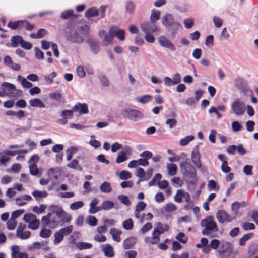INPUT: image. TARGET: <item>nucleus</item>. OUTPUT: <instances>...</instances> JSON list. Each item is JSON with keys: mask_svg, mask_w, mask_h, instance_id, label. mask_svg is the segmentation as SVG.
Returning a JSON list of instances; mask_svg holds the SVG:
<instances>
[{"mask_svg": "<svg viewBox=\"0 0 258 258\" xmlns=\"http://www.w3.org/2000/svg\"><path fill=\"white\" fill-rule=\"evenodd\" d=\"M67 166L70 168L79 171H81L82 170V167L79 164L78 161L76 159H73L70 163L67 165Z\"/></svg>", "mask_w": 258, "mask_h": 258, "instance_id": "obj_29", "label": "nucleus"}, {"mask_svg": "<svg viewBox=\"0 0 258 258\" xmlns=\"http://www.w3.org/2000/svg\"><path fill=\"white\" fill-rule=\"evenodd\" d=\"M175 238L183 244L185 243L187 241V238L186 237L184 233L182 232L179 233L176 236Z\"/></svg>", "mask_w": 258, "mask_h": 258, "instance_id": "obj_62", "label": "nucleus"}, {"mask_svg": "<svg viewBox=\"0 0 258 258\" xmlns=\"http://www.w3.org/2000/svg\"><path fill=\"white\" fill-rule=\"evenodd\" d=\"M99 14V10L95 7H92L88 9L85 13V17L89 19L91 17L98 16Z\"/></svg>", "mask_w": 258, "mask_h": 258, "instance_id": "obj_20", "label": "nucleus"}, {"mask_svg": "<svg viewBox=\"0 0 258 258\" xmlns=\"http://www.w3.org/2000/svg\"><path fill=\"white\" fill-rule=\"evenodd\" d=\"M72 230L73 226L72 225H69L64 228H61L58 231L64 236V235H69L72 232Z\"/></svg>", "mask_w": 258, "mask_h": 258, "instance_id": "obj_51", "label": "nucleus"}, {"mask_svg": "<svg viewBox=\"0 0 258 258\" xmlns=\"http://www.w3.org/2000/svg\"><path fill=\"white\" fill-rule=\"evenodd\" d=\"M231 126L233 131L235 132L240 131L242 127V125L237 121H233L232 123Z\"/></svg>", "mask_w": 258, "mask_h": 258, "instance_id": "obj_64", "label": "nucleus"}, {"mask_svg": "<svg viewBox=\"0 0 258 258\" xmlns=\"http://www.w3.org/2000/svg\"><path fill=\"white\" fill-rule=\"evenodd\" d=\"M213 36L212 35H209L207 36L205 40V45L209 47H211L213 45Z\"/></svg>", "mask_w": 258, "mask_h": 258, "instance_id": "obj_63", "label": "nucleus"}, {"mask_svg": "<svg viewBox=\"0 0 258 258\" xmlns=\"http://www.w3.org/2000/svg\"><path fill=\"white\" fill-rule=\"evenodd\" d=\"M99 189L102 193L105 194L110 193L112 190L111 183L107 181H105L102 183L100 185Z\"/></svg>", "mask_w": 258, "mask_h": 258, "instance_id": "obj_21", "label": "nucleus"}, {"mask_svg": "<svg viewBox=\"0 0 258 258\" xmlns=\"http://www.w3.org/2000/svg\"><path fill=\"white\" fill-rule=\"evenodd\" d=\"M183 23L185 28L190 29L194 25V20L192 18L185 19L183 21Z\"/></svg>", "mask_w": 258, "mask_h": 258, "instance_id": "obj_58", "label": "nucleus"}, {"mask_svg": "<svg viewBox=\"0 0 258 258\" xmlns=\"http://www.w3.org/2000/svg\"><path fill=\"white\" fill-rule=\"evenodd\" d=\"M195 138L193 135H189L185 138L181 139L180 141V145L184 146L187 145L190 141H192Z\"/></svg>", "mask_w": 258, "mask_h": 258, "instance_id": "obj_41", "label": "nucleus"}, {"mask_svg": "<svg viewBox=\"0 0 258 258\" xmlns=\"http://www.w3.org/2000/svg\"><path fill=\"white\" fill-rule=\"evenodd\" d=\"M160 12L158 10H153L151 12L150 21L156 22L160 18Z\"/></svg>", "mask_w": 258, "mask_h": 258, "instance_id": "obj_38", "label": "nucleus"}, {"mask_svg": "<svg viewBox=\"0 0 258 258\" xmlns=\"http://www.w3.org/2000/svg\"><path fill=\"white\" fill-rule=\"evenodd\" d=\"M183 190H178L176 194L174 196V201L177 203H181L183 198L182 195L183 193Z\"/></svg>", "mask_w": 258, "mask_h": 258, "instance_id": "obj_59", "label": "nucleus"}, {"mask_svg": "<svg viewBox=\"0 0 258 258\" xmlns=\"http://www.w3.org/2000/svg\"><path fill=\"white\" fill-rule=\"evenodd\" d=\"M120 114L123 118L134 122L138 121L144 118V114L142 112L132 108L122 109Z\"/></svg>", "mask_w": 258, "mask_h": 258, "instance_id": "obj_4", "label": "nucleus"}, {"mask_svg": "<svg viewBox=\"0 0 258 258\" xmlns=\"http://www.w3.org/2000/svg\"><path fill=\"white\" fill-rule=\"evenodd\" d=\"M11 257L12 258H17V256L20 253L19 252V246L18 245H13L11 247Z\"/></svg>", "mask_w": 258, "mask_h": 258, "instance_id": "obj_55", "label": "nucleus"}, {"mask_svg": "<svg viewBox=\"0 0 258 258\" xmlns=\"http://www.w3.org/2000/svg\"><path fill=\"white\" fill-rule=\"evenodd\" d=\"M31 235V232L29 231H23L19 234H16V236L21 239H27Z\"/></svg>", "mask_w": 258, "mask_h": 258, "instance_id": "obj_53", "label": "nucleus"}, {"mask_svg": "<svg viewBox=\"0 0 258 258\" xmlns=\"http://www.w3.org/2000/svg\"><path fill=\"white\" fill-rule=\"evenodd\" d=\"M102 250L104 255L108 257H112L114 255V249L112 246L109 244H105L101 245Z\"/></svg>", "mask_w": 258, "mask_h": 258, "instance_id": "obj_16", "label": "nucleus"}, {"mask_svg": "<svg viewBox=\"0 0 258 258\" xmlns=\"http://www.w3.org/2000/svg\"><path fill=\"white\" fill-rule=\"evenodd\" d=\"M17 221L11 217L8 220L7 222V227L9 230H12L15 229L17 226Z\"/></svg>", "mask_w": 258, "mask_h": 258, "instance_id": "obj_40", "label": "nucleus"}, {"mask_svg": "<svg viewBox=\"0 0 258 258\" xmlns=\"http://www.w3.org/2000/svg\"><path fill=\"white\" fill-rule=\"evenodd\" d=\"M158 41L159 44L162 47L168 49L171 51H173L176 50V47L173 44V43L171 42V41L170 39H168L166 37L164 36H162L159 37Z\"/></svg>", "mask_w": 258, "mask_h": 258, "instance_id": "obj_10", "label": "nucleus"}, {"mask_svg": "<svg viewBox=\"0 0 258 258\" xmlns=\"http://www.w3.org/2000/svg\"><path fill=\"white\" fill-rule=\"evenodd\" d=\"M51 234V231L50 230L44 228L41 230L40 236L43 238H46L49 237Z\"/></svg>", "mask_w": 258, "mask_h": 258, "instance_id": "obj_56", "label": "nucleus"}, {"mask_svg": "<svg viewBox=\"0 0 258 258\" xmlns=\"http://www.w3.org/2000/svg\"><path fill=\"white\" fill-rule=\"evenodd\" d=\"M29 103L30 105L33 107L44 108L45 107V104L42 101L38 98L31 99L29 100Z\"/></svg>", "mask_w": 258, "mask_h": 258, "instance_id": "obj_24", "label": "nucleus"}, {"mask_svg": "<svg viewBox=\"0 0 258 258\" xmlns=\"http://www.w3.org/2000/svg\"><path fill=\"white\" fill-rule=\"evenodd\" d=\"M49 98L53 100L59 101L61 98V94L59 91H56L49 93Z\"/></svg>", "mask_w": 258, "mask_h": 258, "instance_id": "obj_44", "label": "nucleus"}, {"mask_svg": "<svg viewBox=\"0 0 258 258\" xmlns=\"http://www.w3.org/2000/svg\"><path fill=\"white\" fill-rule=\"evenodd\" d=\"M2 86L6 88L8 92V96L9 97L21 96L22 94V91L21 90L17 89L15 86L10 83L4 82L2 83Z\"/></svg>", "mask_w": 258, "mask_h": 258, "instance_id": "obj_7", "label": "nucleus"}, {"mask_svg": "<svg viewBox=\"0 0 258 258\" xmlns=\"http://www.w3.org/2000/svg\"><path fill=\"white\" fill-rule=\"evenodd\" d=\"M231 250V244L229 242H223L220 248L218 250V253L220 255L225 253L229 252Z\"/></svg>", "mask_w": 258, "mask_h": 258, "instance_id": "obj_17", "label": "nucleus"}, {"mask_svg": "<svg viewBox=\"0 0 258 258\" xmlns=\"http://www.w3.org/2000/svg\"><path fill=\"white\" fill-rule=\"evenodd\" d=\"M141 28L145 33H154L157 31L158 28L156 22L150 21L142 23Z\"/></svg>", "mask_w": 258, "mask_h": 258, "instance_id": "obj_8", "label": "nucleus"}, {"mask_svg": "<svg viewBox=\"0 0 258 258\" xmlns=\"http://www.w3.org/2000/svg\"><path fill=\"white\" fill-rule=\"evenodd\" d=\"M49 210L52 213H55L58 218L62 217L64 212L62 207L58 205H51L49 207Z\"/></svg>", "mask_w": 258, "mask_h": 258, "instance_id": "obj_19", "label": "nucleus"}, {"mask_svg": "<svg viewBox=\"0 0 258 258\" xmlns=\"http://www.w3.org/2000/svg\"><path fill=\"white\" fill-rule=\"evenodd\" d=\"M89 28L87 25L76 28L73 26H67L64 31V36L67 41L71 43L81 44L84 41V36L89 31Z\"/></svg>", "mask_w": 258, "mask_h": 258, "instance_id": "obj_1", "label": "nucleus"}, {"mask_svg": "<svg viewBox=\"0 0 258 258\" xmlns=\"http://www.w3.org/2000/svg\"><path fill=\"white\" fill-rule=\"evenodd\" d=\"M168 174L170 176H174L177 173V167L174 163L169 164L167 166Z\"/></svg>", "mask_w": 258, "mask_h": 258, "instance_id": "obj_31", "label": "nucleus"}, {"mask_svg": "<svg viewBox=\"0 0 258 258\" xmlns=\"http://www.w3.org/2000/svg\"><path fill=\"white\" fill-rule=\"evenodd\" d=\"M126 13L132 14L135 10V4L132 1H127L125 4Z\"/></svg>", "mask_w": 258, "mask_h": 258, "instance_id": "obj_26", "label": "nucleus"}, {"mask_svg": "<svg viewBox=\"0 0 258 258\" xmlns=\"http://www.w3.org/2000/svg\"><path fill=\"white\" fill-rule=\"evenodd\" d=\"M180 168L184 176L191 179L189 183L195 186L197 182V178L195 167L189 162L182 161L180 163Z\"/></svg>", "mask_w": 258, "mask_h": 258, "instance_id": "obj_2", "label": "nucleus"}, {"mask_svg": "<svg viewBox=\"0 0 258 258\" xmlns=\"http://www.w3.org/2000/svg\"><path fill=\"white\" fill-rule=\"evenodd\" d=\"M73 10H68L62 12L61 14V18L63 19H67L70 18L73 14Z\"/></svg>", "mask_w": 258, "mask_h": 258, "instance_id": "obj_61", "label": "nucleus"}, {"mask_svg": "<svg viewBox=\"0 0 258 258\" xmlns=\"http://www.w3.org/2000/svg\"><path fill=\"white\" fill-rule=\"evenodd\" d=\"M160 234L157 229L154 228V230L152 232V240L151 241V243L153 244L158 243L160 240L159 236Z\"/></svg>", "mask_w": 258, "mask_h": 258, "instance_id": "obj_36", "label": "nucleus"}, {"mask_svg": "<svg viewBox=\"0 0 258 258\" xmlns=\"http://www.w3.org/2000/svg\"><path fill=\"white\" fill-rule=\"evenodd\" d=\"M137 242V239L134 237H130L125 239L123 243V247L125 249L131 248Z\"/></svg>", "mask_w": 258, "mask_h": 258, "instance_id": "obj_18", "label": "nucleus"}, {"mask_svg": "<svg viewBox=\"0 0 258 258\" xmlns=\"http://www.w3.org/2000/svg\"><path fill=\"white\" fill-rule=\"evenodd\" d=\"M253 236V233L245 234L239 239V245L240 246H244L245 244L246 241L250 239Z\"/></svg>", "mask_w": 258, "mask_h": 258, "instance_id": "obj_45", "label": "nucleus"}, {"mask_svg": "<svg viewBox=\"0 0 258 258\" xmlns=\"http://www.w3.org/2000/svg\"><path fill=\"white\" fill-rule=\"evenodd\" d=\"M176 22L175 21L174 17L171 14H167L164 15L162 20V23L166 28Z\"/></svg>", "mask_w": 258, "mask_h": 258, "instance_id": "obj_13", "label": "nucleus"}, {"mask_svg": "<svg viewBox=\"0 0 258 258\" xmlns=\"http://www.w3.org/2000/svg\"><path fill=\"white\" fill-rule=\"evenodd\" d=\"M119 177L121 180H126L132 177V174L130 172L123 170L120 172Z\"/></svg>", "mask_w": 258, "mask_h": 258, "instance_id": "obj_52", "label": "nucleus"}, {"mask_svg": "<svg viewBox=\"0 0 258 258\" xmlns=\"http://www.w3.org/2000/svg\"><path fill=\"white\" fill-rule=\"evenodd\" d=\"M201 155L198 150V146H196L191 153V160L198 169L202 168V164L200 161Z\"/></svg>", "mask_w": 258, "mask_h": 258, "instance_id": "obj_12", "label": "nucleus"}, {"mask_svg": "<svg viewBox=\"0 0 258 258\" xmlns=\"http://www.w3.org/2000/svg\"><path fill=\"white\" fill-rule=\"evenodd\" d=\"M32 199V197L29 195H24L23 196H22L20 197H18L16 198V203L18 206H22L26 205L27 203L26 202H22V203H19V201H30Z\"/></svg>", "mask_w": 258, "mask_h": 258, "instance_id": "obj_32", "label": "nucleus"}, {"mask_svg": "<svg viewBox=\"0 0 258 258\" xmlns=\"http://www.w3.org/2000/svg\"><path fill=\"white\" fill-rule=\"evenodd\" d=\"M73 108L72 110H65L61 112L60 116L62 118L59 119L57 120V123L60 125H65L68 123V119L72 118L73 116Z\"/></svg>", "mask_w": 258, "mask_h": 258, "instance_id": "obj_11", "label": "nucleus"}, {"mask_svg": "<svg viewBox=\"0 0 258 258\" xmlns=\"http://www.w3.org/2000/svg\"><path fill=\"white\" fill-rule=\"evenodd\" d=\"M98 77L101 82V84L104 87H108L110 85V82L106 75L103 73H100L98 74Z\"/></svg>", "mask_w": 258, "mask_h": 258, "instance_id": "obj_30", "label": "nucleus"}, {"mask_svg": "<svg viewBox=\"0 0 258 258\" xmlns=\"http://www.w3.org/2000/svg\"><path fill=\"white\" fill-rule=\"evenodd\" d=\"M32 194L37 201H39L41 198H45L48 196V193L45 190L39 191L36 190L33 191Z\"/></svg>", "mask_w": 258, "mask_h": 258, "instance_id": "obj_25", "label": "nucleus"}, {"mask_svg": "<svg viewBox=\"0 0 258 258\" xmlns=\"http://www.w3.org/2000/svg\"><path fill=\"white\" fill-rule=\"evenodd\" d=\"M86 223L91 226H95L97 225V219L93 216H88L86 219Z\"/></svg>", "mask_w": 258, "mask_h": 258, "instance_id": "obj_48", "label": "nucleus"}, {"mask_svg": "<svg viewBox=\"0 0 258 258\" xmlns=\"http://www.w3.org/2000/svg\"><path fill=\"white\" fill-rule=\"evenodd\" d=\"M114 205V203L111 201H104L102 202V205L100 206L101 210H108L113 208Z\"/></svg>", "mask_w": 258, "mask_h": 258, "instance_id": "obj_33", "label": "nucleus"}, {"mask_svg": "<svg viewBox=\"0 0 258 258\" xmlns=\"http://www.w3.org/2000/svg\"><path fill=\"white\" fill-rule=\"evenodd\" d=\"M90 49L94 54H97L100 51V46L99 42L96 40L88 41Z\"/></svg>", "mask_w": 258, "mask_h": 258, "instance_id": "obj_22", "label": "nucleus"}, {"mask_svg": "<svg viewBox=\"0 0 258 258\" xmlns=\"http://www.w3.org/2000/svg\"><path fill=\"white\" fill-rule=\"evenodd\" d=\"M76 246L78 249L80 250L83 249H90L92 247V244L84 242H79Z\"/></svg>", "mask_w": 258, "mask_h": 258, "instance_id": "obj_37", "label": "nucleus"}, {"mask_svg": "<svg viewBox=\"0 0 258 258\" xmlns=\"http://www.w3.org/2000/svg\"><path fill=\"white\" fill-rule=\"evenodd\" d=\"M46 207V205L41 204L39 207L37 206L33 207L32 211L37 214H41L44 212Z\"/></svg>", "mask_w": 258, "mask_h": 258, "instance_id": "obj_46", "label": "nucleus"}, {"mask_svg": "<svg viewBox=\"0 0 258 258\" xmlns=\"http://www.w3.org/2000/svg\"><path fill=\"white\" fill-rule=\"evenodd\" d=\"M181 81V75L179 73L173 75L172 78L165 77L164 78V84L166 86L170 87L172 85L178 84Z\"/></svg>", "mask_w": 258, "mask_h": 258, "instance_id": "obj_9", "label": "nucleus"}, {"mask_svg": "<svg viewBox=\"0 0 258 258\" xmlns=\"http://www.w3.org/2000/svg\"><path fill=\"white\" fill-rule=\"evenodd\" d=\"M110 233L112 235V239L114 241L117 242L120 241L121 231L116 228H111L110 230Z\"/></svg>", "mask_w": 258, "mask_h": 258, "instance_id": "obj_23", "label": "nucleus"}, {"mask_svg": "<svg viewBox=\"0 0 258 258\" xmlns=\"http://www.w3.org/2000/svg\"><path fill=\"white\" fill-rule=\"evenodd\" d=\"M120 152L128 157L132 154L133 149L130 146H125Z\"/></svg>", "mask_w": 258, "mask_h": 258, "instance_id": "obj_57", "label": "nucleus"}, {"mask_svg": "<svg viewBox=\"0 0 258 258\" xmlns=\"http://www.w3.org/2000/svg\"><path fill=\"white\" fill-rule=\"evenodd\" d=\"M162 178L161 174L159 173L156 174L152 180L148 183V185L149 186H152L155 185L157 183L160 182V180Z\"/></svg>", "mask_w": 258, "mask_h": 258, "instance_id": "obj_42", "label": "nucleus"}, {"mask_svg": "<svg viewBox=\"0 0 258 258\" xmlns=\"http://www.w3.org/2000/svg\"><path fill=\"white\" fill-rule=\"evenodd\" d=\"M51 216V214L50 213H48L46 215L42 217L41 222L44 226H48L50 224V218Z\"/></svg>", "mask_w": 258, "mask_h": 258, "instance_id": "obj_39", "label": "nucleus"}, {"mask_svg": "<svg viewBox=\"0 0 258 258\" xmlns=\"http://www.w3.org/2000/svg\"><path fill=\"white\" fill-rule=\"evenodd\" d=\"M128 159V157L121 153L120 152H118V156L115 160V162L117 164H119L126 161Z\"/></svg>", "mask_w": 258, "mask_h": 258, "instance_id": "obj_50", "label": "nucleus"}, {"mask_svg": "<svg viewBox=\"0 0 258 258\" xmlns=\"http://www.w3.org/2000/svg\"><path fill=\"white\" fill-rule=\"evenodd\" d=\"M54 240L53 243L54 245L58 244L63 239V236L59 231L54 233Z\"/></svg>", "mask_w": 258, "mask_h": 258, "instance_id": "obj_47", "label": "nucleus"}, {"mask_svg": "<svg viewBox=\"0 0 258 258\" xmlns=\"http://www.w3.org/2000/svg\"><path fill=\"white\" fill-rule=\"evenodd\" d=\"M40 225V221L38 219H36L32 222L28 224V228L32 230H36L38 229Z\"/></svg>", "mask_w": 258, "mask_h": 258, "instance_id": "obj_54", "label": "nucleus"}, {"mask_svg": "<svg viewBox=\"0 0 258 258\" xmlns=\"http://www.w3.org/2000/svg\"><path fill=\"white\" fill-rule=\"evenodd\" d=\"M84 206V202L81 201H78L71 203L70 205V208L73 211L77 210Z\"/></svg>", "mask_w": 258, "mask_h": 258, "instance_id": "obj_35", "label": "nucleus"}, {"mask_svg": "<svg viewBox=\"0 0 258 258\" xmlns=\"http://www.w3.org/2000/svg\"><path fill=\"white\" fill-rule=\"evenodd\" d=\"M22 40L23 38L21 36L18 35L12 36L11 39V46L14 48L17 47L19 44L20 45Z\"/></svg>", "mask_w": 258, "mask_h": 258, "instance_id": "obj_28", "label": "nucleus"}, {"mask_svg": "<svg viewBox=\"0 0 258 258\" xmlns=\"http://www.w3.org/2000/svg\"><path fill=\"white\" fill-rule=\"evenodd\" d=\"M152 99V96L149 95H145L141 96H139L137 98V100L142 104L146 103Z\"/></svg>", "mask_w": 258, "mask_h": 258, "instance_id": "obj_34", "label": "nucleus"}, {"mask_svg": "<svg viewBox=\"0 0 258 258\" xmlns=\"http://www.w3.org/2000/svg\"><path fill=\"white\" fill-rule=\"evenodd\" d=\"M122 226L125 230H131L133 228V222L132 219L130 218L125 220L122 224Z\"/></svg>", "mask_w": 258, "mask_h": 258, "instance_id": "obj_49", "label": "nucleus"}, {"mask_svg": "<svg viewBox=\"0 0 258 258\" xmlns=\"http://www.w3.org/2000/svg\"><path fill=\"white\" fill-rule=\"evenodd\" d=\"M216 216L218 221L221 224L231 222L236 218L235 217L231 216L226 211L223 210H218Z\"/></svg>", "mask_w": 258, "mask_h": 258, "instance_id": "obj_6", "label": "nucleus"}, {"mask_svg": "<svg viewBox=\"0 0 258 258\" xmlns=\"http://www.w3.org/2000/svg\"><path fill=\"white\" fill-rule=\"evenodd\" d=\"M201 226L203 228L202 234L205 236H210L213 233L219 231L217 225L215 222L213 217L208 216L201 220Z\"/></svg>", "mask_w": 258, "mask_h": 258, "instance_id": "obj_3", "label": "nucleus"}, {"mask_svg": "<svg viewBox=\"0 0 258 258\" xmlns=\"http://www.w3.org/2000/svg\"><path fill=\"white\" fill-rule=\"evenodd\" d=\"M17 81H19L22 86L25 88H30L33 86V84L31 82L27 81L25 78L23 77L21 75L18 76Z\"/></svg>", "mask_w": 258, "mask_h": 258, "instance_id": "obj_27", "label": "nucleus"}, {"mask_svg": "<svg viewBox=\"0 0 258 258\" xmlns=\"http://www.w3.org/2000/svg\"><path fill=\"white\" fill-rule=\"evenodd\" d=\"M118 198L121 203L126 206H130L131 204V201L126 196L121 195L118 196Z\"/></svg>", "mask_w": 258, "mask_h": 258, "instance_id": "obj_60", "label": "nucleus"}, {"mask_svg": "<svg viewBox=\"0 0 258 258\" xmlns=\"http://www.w3.org/2000/svg\"><path fill=\"white\" fill-rule=\"evenodd\" d=\"M181 28L182 26L181 24L179 22H176L172 25L166 28V30L170 34L171 36L174 37L177 34L178 31Z\"/></svg>", "mask_w": 258, "mask_h": 258, "instance_id": "obj_15", "label": "nucleus"}, {"mask_svg": "<svg viewBox=\"0 0 258 258\" xmlns=\"http://www.w3.org/2000/svg\"><path fill=\"white\" fill-rule=\"evenodd\" d=\"M37 219L36 216L32 213H26L23 216L24 220L28 224Z\"/></svg>", "mask_w": 258, "mask_h": 258, "instance_id": "obj_43", "label": "nucleus"}, {"mask_svg": "<svg viewBox=\"0 0 258 258\" xmlns=\"http://www.w3.org/2000/svg\"><path fill=\"white\" fill-rule=\"evenodd\" d=\"M72 108L74 112H78L80 114H87L89 112L88 106L85 103H77Z\"/></svg>", "mask_w": 258, "mask_h": 258, "instance_id": "obj_14", "label": "nucleus"}, {"mask_svg": "<svg viewBox=\"0 0 258 258\" xmlns=\"http://www.w3.org/2000/svg\"><path fill=\"white\" fill-rule=\"evenodd\" d=\"M245 109L244 103L238 99H236L231 105L230 113H234L237 116H241L244 113Z\"/></svg>", "mask_w": 258, "mask_h": 258, "instance_id": "obj_5", "label": "nucleus"}]
</instances>
